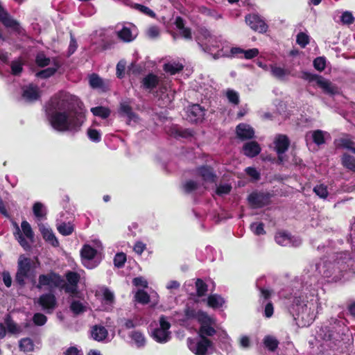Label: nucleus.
<instances>
[{
    "mask_svg": "<svg viewBox=\"0 0 355 355\" xmlns=\"http://www.w3.org/2000/svg\"><path fill=\"white\" fill-rule=\"evenodd\" d=\"M23 63L21 60H17L12 61L11 63V71L13 75H19L23 69Z\"/></svg>",
    "mask_w": 355,
    "mask_h": 355,
    "instance_id": "obj_55",
    "label": "nucleus"
},
{
    "mask_svg": "<svg viewBox=\"0 0 355 355\" xmlns=\"http://www.w3.org/2000/svg\"><path fill=\"white\" fill-rule=\"evenodd\" d=\"M340 20L344 24L349 25L354 22V18L351 12L345 11L342 14Z\"/></svg>",
    "mask_w": 355,
    "mask_h": 355,
    "instance_id": "obj_62",
    "label": "nucleus"
},
{
    "mask_svg": "<svg viewBox=\"0 0 355 355\" xmlns=\"http://www.w3.org/2000/svg\"><path fill=\"white\" fill-rule=\"evenodd\" d=\"M120 114L122 116L128 117L129 120H134L136 117L135 114L132 112L130 106L125 103L121 104Z\"/></svg>",
    "mask_w": 355,
    "mask_h": 355,
    "instance_id": "obj_41",
    "label": "nucleus"
},
{
    "mask_svg": "<svg viewBox=\"0 0 355 355\" xmlns=\"http://www.w3.org/2000/svg\"><path fill=\"white\" fill-rule=\"evenodd\" d=\"M313 66L318 71H322L326 67V60L323 57L316 58L313 61Z\"/></svg>",
    "mask_w": 355,
    "mask_h": 355,
    "instance_id": "obj_58",
    "label": "nucleus"
},
{
    "mask_svg": "<svg viewBox=\"0 0 355 355\" xmlns=\"http://www.w3.org/2000/svg\"><path fill=\"white\" fill-rule=\"evenodd\" d=\"M60 68V64L58 62H54L53 65L49 67H47L43 70L37 71L35 73V76L42 79H46L51 76H53L58 69Z\"/></svg>",
    "mask_w": 355,
    "mask_h": 355,
    "instance_id": "obj_32",
    "label": "nucleus"
},
{
    "mask_svg": "<svg viewBox=\"0 0 355 355\" xmlns=\"http://www.w3.org/2000/svg\"><path fill=\"white\" fill-rule=\"evenodd\" d=\"M200 12L202 14H203L207 17H211L214 19H218L222 17L221 15L218 13L216 10H210L205 7L201 8Z\"/></svg>",
    "mask_w": 355,
    "mask_h": 355,
    "instance_id": "obj_54",
    "label": "nucleus"
},
{
    "mask_svg": "<svg viewBox=\"0 0 355 355\" xmlns=\"http://www.w3.org/2000/svg\"><path fill=\"white\" fill-rule=\"evenodd\" d=\"M98 294L101 296L102 309L105 311H111L115 304L114 293L107 287L99 289Z\"/></svg>",
    "mask_w": 355,
    "mask_h": 355,
    "instance_id": "obj_12",
    "label": "nucleus"
},
{
    "mask_svg": "<svg viewBox=\"0 0 355 355\" xmlns=\"http://www.w3.org/2000/svg\"><path fill=\"white\" fill-rule=\"evenodd\" d=\"M197 41L202 50L211 55L214 59L225 55L223 53L224 42L220 37L211 35L205 30L197 37Z\"/></svg>",
    "mask_w": 355,
    "mask_h": 355,
    "instance_id": "obj_4",
    "label": "nucleus"
},
{
    "mask_svg": "<svg viewBox=\"0 0 355 355\" xmlns=\"http://www.w3.org/2000/svg\"><path fill=\"white\" fill-rule=\"evenodd\" d=\"M269 197L261 193H252L248 197V202L252 208L261 207L268 204Z\"/></svg>",
    "mask_w": 355,
    "mask_h": 355,
    "instance_id": "obj_19",
    "label": "nucleus"
},
{
    "mask_svg": "<svg viewBox=\"0 0 355 355\" xmlns=\"http://www.w3.org/2000/svg\"><path fill=\"white\" fill-rule=\"evenodd\" d=\"M245 21L250 28L256 31L264 33L267 31V25L257 15H249L245 17Z\"/></svg>",
    "mask_w": 355,
    "mask_h": 355,
    "instance_id": "obj_18",
    "label": "nucleus"
},
{
    "mask_svg": "<svg viewBox=\"0 0 355 355\" xmlns=\"http://www.w3.org/2000/svg\"><path fill=\"white\" fill-rule=\"evenodd\" d=\"M33 343L30 338H23L19 342V347L24 352H30L33 350Z\"/></svg>",
    "mask_w": 355,
    "mask_h": 355,
    "instance_id": "obj_45",
    "label": "nucleus"
},
{
    "mask_svg": "<svg viewBox=\"0 0 355 355\" xmlns=\"http://www.w3.org/2000/svg\"><path fill=\"white\" fill-rule=\"evenodd\" d=\"M38 304L46 313H51L56 305L55 297L51 293L43 294L38 299Z\"/></svg>",
    "mask_w": 355,
    "mask_h": 355,
    "instance_id": "obj_17",
    "label": "nucleus"
},
{
    "mask_svg": "<svg viewBox=\"0 0 355 355\" xmlns=\"http://www.w3.org/2000/svg\"><path fill=\"white\" fill-rule=\"evenodd\" d=\"M196 287L197 295L199 297L203 296L207 291V285L204 283V282L200 279H198L196 282Z\"/></svg>",
    "mask_w": 355,
    "mask_h": 355,
    "instance_id": "obj_51",
    "label": "nucleus"
},
{
    "mask_svg": "<svg viewBox=\"0 0 355 355\" xmlns=\"http://www.w3.org/2000/svg\"><path fill=\"white\" fill-rule=\"evenodd\" d=\"M135 8L137 10H139V12H141V13H143L147 16H149L153 18L155 17V14L154 13V12L146 6L141 5V4H136L135 6Z\"/></svg>",
    "mask_w": 355,
    "mask_h": 355,
    "instance_id": "obj_57",
    "label": "nucleus"
},
{
    "mask_svg": "<svg viewBox=\"0 0 355 355\" xmlns=\"http://www.w3.org/2000/svg\"><path fill=\"white\" fill-rule=\"evenodd\" d=\"M154 65V62L152 61H147L144 63V65L137 64L135 62H132L128 69V73L129 76H137L140 74H142L143 72L146 71L150 67H153Z\"/></svg>",
    "mask_w": 355,
    "mask_h": 355,
    "instance_id": "obj_23",
    "label": "nucleus"
},
{
    "mask_svg": "<svg viewBox=\"0 0 355 355\" xmlns=\"http://www.w3.org/2000/svg\"><path fill=\"white\" fill-rule=\"evenodd\" d=\"M108 336L106 328L101 325H94L91 329L92 338L98 342L104 341Z\"/></svg>",
    "mask_w": 355,
    "mask_h": 355,
    "instance_id": "obj_27",
    "label": "nucleus"
},
{
    "mask_svg": "<svg viewBox=\"0 0 355 355\" xmlns=\"http://www.w3.org/2000/svg\"><path fill=\"white\" fill-rule=\"evenodd\" d=\"M183 64L179 61L172 60L165 63L163 69L165 72L170 75H174L183 69Z\"/></svg>",
    "mask_w": 355,
    "mask_h": 355,
    "instance_id": "obj_31",
    "label": "nucleus"
},
{
    "mask_svg": "<svg viewBox=\"0 0 355 355\" xmlns=\"http://www.w3.org/2000/svg\"><path fill=\"white\" fill-rule=\"evenodd\" d=\"M173 98V92L171 88L170 81L159 80L157 78V101L159 107H166Z\"/></svg>",
    "mask_w": 355,
    "mask_h": 355,
    "instance_id": "obj_5",
    "label": "nucleus"
},
{
    "mask_svg": "<svg viewBox=\"0 0 355 355\" xmlns=\"http://www.w3.org/2000/svg\"><path fill=\"white\" fill-rule=\"evenodd\" d=\"M31 269L30 261L28 258L20 257L18 262V269L15 277V281L19 285L25 284Z\"/></svg>",
    "mask_w": 355,
    "mask_h": 355,
    "instance_id": "obj_11",
    "label": "nucleus"
},
{
    "mask_svg": "<svg viewBox=\"0 0 355 355\" xmlns=\"http://www.w3.org/2000/svg\"><path fill=\"white\" fill-rule=\"evenodd\" d=\"M243 153L250 157H254L257 155L260 151L261 148L259 144L256 141H250L244 144L243 147Z\"/></svg>",
    "mask_w": 355,
    "mask_h": 355,
    "instance_id": "obj_30",
    "label": "nucleus"
},
{
    "mask_svg": "<svg viewBox=\"0 0 355 355\" xmlns=\"http://www.w3.org/2000/svg\"><path fill=\"white\" fill-rule=\"evenodd\" d=\"M69 308L74 315H78L87 311L88 304L80 300H72Z\"/></svg>",
    "mask_w": 355,
    "mask_h": 355,
    "instance_id": "obj_28",
    "label": "nucleus"
},
{
    "mask_svg": "<svg viewBox=\"0 0 355 355\" xmlns=\"http://www.w3.org/2000/svg\"><path fill=\"white\" fill-rule=\"evenodd\" d=\"M227 98L233 104L237 105L239 103V94L232 89H228L226 92Z\"/></svg>",
    "mask_w": 355,
    "mask_h": 355,
    "instance_id": "obj_56",
    "label": "nucleus"
},
{
    "mask_svg": "<svg viewBox=\"0 0 355 355\" xmlns=\"http://www.w3.org/2000/svg\"><path fill=\"white\" fill-rule=\"evenodd\" d=\"M250 229L252 232L256 235H261L265 234L263 224L261 223H254L251 224Z\"/></svg>",
    "mask_w": 355,
    "mask_h": 355,
    "instance_id": "obj_59",
    "label": "nucleus"
},
{
    "mask_svg": "<svg viewBox=\"0 0 355 355\" xmlns=\"http://www.w3.org/2000/svg\"><path fill=\"white\" fill-rule=\"evenodd\" d=\"M339 145L344 148L350 150L355 153L354 143L348 139H342L340 140Z\"/></svg>",
    "mask_w": 355,
    "mask_h": 355,
    "instance_id": "obj_61",
    "label": "nucleus"
},
{
    "mask_svg": "<svg viewBox=\"0 0 355 355\" xmlns=\"http://www.w3.org/2000/svg\"><path fill=\"white\" fill-rule=\"evenodd\" d=\"M33 320L35 324L42 326L46 322L47 318L44 314L37 313L33 315Z\"/></svg>",
    "mask_w": 355,
    "mask_h": 355,
    "instance_id": "obj_60",
    "label": "nucleus"
},
{
    "mask_svg": "<svg viewBox=\"0 0 355 355\" xmlns=\"http://www.w3.org/2000/svg\"><path fill=\"white\" fill-rule=\"evenodd\" d=\"M276 242L282 246H297L301 243V241L297 239H293L286 232H278L275 236Z\"/></svg>",
    "mask_w": 355,
    "mask_h": 355,
    "instance_id": "obj_22",
    "label": "nucleus"
},
{
    "mask_svg": "<svg viewBox=\"0 0 355 355\" xmlns=\"http://www.w3.org/2000/svg\"><path fill=\"white\" fill-rule=\"evenodd\" d=\"M21 227L23 234L27 239L32 241L33 239L34 234L30 224L27 221L24 220L21 222Z\"/></svg>",
    "mask_w": 355,
    "mask_h": 355,
    "instance_id": "obj_49",
    "label": "nucleus"
},
{
    "mask_svg": "<svg viewBox=\"0 0 355 355\" xmlns=\"http://www.w3.org/2000/svg\"><path fill=\"white\" fill-rule=\"evenodd\" d=\"M46 114L52 128L58 132H78L85 120L82 101L66 92L51 98L46 105Z\"/></svg>",
    "mask_w": 355,
    "mask_h": 355,
    "instance_id": "obj_1",
    "label": "nucleus"
},
{
    "mask_svg": "<svg viewBox=\"0 0 355 355\" xmlns=\"http://www.w3.org/2000/svg\"><path fill=\"white\" fill-rule=\"evenodd\" d=\"M58 231L64 236H68L72 234L73 226L70 223H61L57 225Z\"/></svg>",
    "mask_w": 355,
    "mask_h": 355,
    "instance_id": "obj_40",
    "label": "nucleus"
},
{
    "mask_svg": "<svg viewBox=\"0 0 355 355\" xmlns=\"http://www.w3.org/2000/svg\"><path fill=\"white\" fill-rule=\"evenodd\" d=\"M313 191L321 198H326L328 196L327 187L324 184L317 185L314 187Z\"/></svg>",
    "mask_w": 355,
    "mask_h": 355,
    "instance_id": "obj_52",
    "label": "nucleus"
},
{
    "mask_svg": "<svg viewBox=\"0 0 355 355\" xmlns=\"http://www.w3.org/2000/svg\"><path fill=\"white\" fill-rule=\"evenodd\" d=\"M319 308L318 298L314 294L300 293L295 294L293 298L289 311L296 314L297 320L302 321V325H309L315 318Z\"/></svg>",
    "mask_w": 355,
    "mask_h": 355,
    "instance_id": "obj_3",
    "label": "nucleus"
},
{
    "mask_svg": "<svg viewBox=\"0 0 355 355\" xmlns=\"http://www.w3.org/2000/svg\"><path fill=\"white\" fill-rule=\"evenodd\" d=\"M63 282L62 277L53 272L40 275L36 287L39 289L46 288L50 291L60 288Z\"/></svg>",
    "mask_w": 355,
    "mask_h": 355,
    "instance_id": "obj_6",
    "label": "nucleus"
},
{
    "mask_svg": "<svg viewBox=\"0 0 355 355\" xmlns=\"http://www.w3.org/2000/svg\"><path fill=\"white\" fill-rule=\"evenodd\" d=\"M66 282H62L60 288H62L66 293L71 297H78L79 291L78 284L80 279V275L73 271H68L65 274Z\"/></svg>",
    "mask_w": 355,
    "mask_h": 355,
    "instance_id": "obj_7",
    "label": "nucleus"
},
{
    "mask_svg": "<svg viewBox=\"0 0 355 355\" xmlns=\"http://www.w3.org/2000/svg\"><path fill=\"white\" fill-rule=\"evenodd\" d=\"M33 212L40 223L46 218V207L40 202H35L33 206Z\"/></svg>",
    "mask_w": 355,
    "mask_h": 355,
    "instance_id": "obj_34",
    "label": "nucleus"
},
{
    "mask_svg": "<svg viewBox=\"0 0 355 355\" xmlns=\"http://www.w3.org/2000/svg\"><path fill=\"white\" fill-rule=\"evenodd\" d=\"M135 299V301L143 304L148 303L150 300L148 293L141 289H139L136 292Z\"/></svg>",
    "mask_w": 355,
    "mask_h": 355,
    "instance_id": "obj_44",
    "label": "nucleus"
},
{
    "mask_svg": "<svg viewBox=\"0 0 355 355\" xmlns=\"http://www.w3.org/2000/svg\"><path fill=\"white\" fill-rule=\"evenodd\" d=\"M269 68L270 69L271 75L274 78L280 80H285L286 76L290 74V71L288 69L277 64H271Z\"/></svg>",
    "mask_w": 355,
    "mask_h": 355,
    "instance_id": "obj_29",
    "label": "nucleus"
},
{
    "mask_svg": "<svg viewBox=\"0 0 355 355\" xmlns=\"http://www.w3.org/2000/svg\"><path fill=\"white\" fill-rule=\"evenodd\" d=\"M207 305L213 309L221 307L225 303L224 299L218 295L213 294L207 298Z\"/></svg>",
    "mask_w": 355,
    "mask_h": 355,
    "instance_id": "obj_36",
    "label": "nucleus"
},
{
    "mask_svg": "<svg viewBox=\"0 0 355 355\" xmlns=\"http://www.w3.org/2000/svg\"><path fill=\"white\" fill-rule=\"evenodd\" d=\"M130 337L138 347L144 346L146 340L142 334L139 331H134L131 334Z\"/></svg>",
    "mask_w": 355,
    "mask_h": 355,
    "instance_id": "obj_46",
    "label": "nucleus"
},
{
    "mask_svg": "<svg viewBox=\"0 0 355 355\" xmlns=\"http://www.w3.org/2000/svg\"><path fill=\"white\" fill-rule=\"evenodd\" d=\"M126 68V61L125 60H121L116 64V74L117 78H122L124 77L125 71Z\"/></svg>",
    "mask_w": 355,
    "mask_h": 355,
    "instance_id": "obj_50",
    "label": "nucleus"
},
{
    "mask_svg": "<svg viewBox=\"0 0 355 355\" xmlns=\"http://www.w3.org/2000/svg\"><path fill=\"white\" fill-rule=\"evenodd\" d=\"M263 344L267 349L274 351L277 349L279 342L275 337L268 335L264 337Z\"/></svg>",
    "mask_w": 355,
    "mask_h": 355,
    "instance_id": "obj_38",
    "label": "nucleus"
},
{
    "mask_svg": "<svg viewBox=\"0 0 355 355\" xmlns=\"http://www.w3.org/2000/svg\"><path fill=\"white\" fill-rule=\"evenodd\" d=\"M89 85L92 89H100L105 92L107 89V84L96 73H92L88 76Z\"/></svg>",
    "mask_w": 355,
    "mask_h": 355,
    "instance_id": "obj_25",
    "label": "nucleus"
},
{
    "mask_svg": "<svg viewBox=\"0 0 355 355\" xmlns=\"http://www.w3.org/2000/svg\"><path fill=\"white\" fill-rule=\"evenodd\" d=\"M187 319L195 318L200 324L198 336L194 338H187V346L189 350L196 355H208L211 353L214 344L206 336H212L216 334L214 326L216 319L202 311H196L187 307L184 310Z\"/></svg>",
    "mask_w": 355,
    "mask_h": 355,
    "instance_id": "obj_2",
    "label": "nucleus"
},
{
    "mask_svg": "<svg viewBox=\"0 0 355 355\" xmlns=\"http://www.w3.org/2000/svg\"><path fill=\"white\" fill-rule=\"evenodd\" d=\"M326 135H327V133L320 130L310 131L306 132L305 140L307 144L309 141H313L317 145H321L324 143Z\"/></svg>",
    "mask_w": 355,
    "mask_h": 355,
    "instance_id": "obj_24",
    "label": "nucleus"
},
{
    "mask_svg": "<svg viewBox=\"0 0 355 355\" xmlns=\"http://www.w3.org/2000/svg\"><path fill=\"white\" fill-rule=\"evenodd\" d=\"M35 62L40 67H45L51 64V59L43 53H40L35 58Z\"/></svg>",
    "mask_w": 355,
    "mask_h": 355,
    "instance_id": "obj_43",
    "label": "nucleus"
},
{
    "mask_svg": "<svg viewBox=\"0 0 355 355\" xmlns=\"http://www.w3.org/2000/svg\"><path fill=\"white\" fill-rule=\"evenodd\" d=\"M91 112L94 116H98L103 119L109 117L111 112L109 108L103 106L92 107L91 109Z\"/></svg>",
    "mask_w": 355,
    "mask_h": 355,
    "instance_id": "obj_37",
    "label": "nucleus"
},
{
    "mask_svg": "<svg viewBox=\"0 0 355 355\" xmlns=\"http://www.w3.org/2000/svg\"><path fill=\"white\" fill-rule=\"evenodd\" d=\"M309 42V37L304 33H300L297 35V43L301 46L302 47H305L307 44Z\"/></svg>",
    "mask_w": 355,
    "mask_h": 355,
    "instance_id": "obj_63",
    "label": "nucleus"
},
{
    "mask_svg": "<svg viewBox=\"0 0 355 355\" xmlns=\"http://www.w3.org/2000/svg\"><path fill=\"white\" fill-rule=\"evenodd\" d=\"M184 188L185 191L191 192L199 188V184L194 181L190 180L184 184Z\"/></svg>",
    "mask_w": 355,
    "mask_h": 355,
    "instance_id": "obj_64",
    "label": "nucleus"
},
{
    "mask_svg": "<svg viewBox=\"0 0 355 355\" xmlns=\"http://www.w3.org/2000/svg\"><path fill=\"white\" fill-rule=\"evenodd\" d=\"M142 87L146 89H151L155 87V75L150 73L143 78Z\"/></svg>",
    "mask_w": 355,
    "mask_h": 355,
    "instance_id": "obj_39",
    "label": "nucleus"
},
{
    "mask_svg": "<svg viewBox=\"0 0 355 355\" xmlns=\"http://www.w3.org/2000/svg\"><path fill=\"white\" fill-rule=\"evenodd\" d=\"M345 265L343 261L336 262H322L317 264V270L325 277H330L333 275L334 279L340 278L339 273L342 270L345 269Z\"/></svg>",
    "mask_w": 355,
    "mask_h": 355,
    "instance_id": "obj_8",
    "label": "nucleus"
},
{
    "mask_svg": "<svg viewBox=\"0 0 355 355\" xmlns=\"http://www.w3.org/2000/svg\"><path fill=\"white\" fill-rule=\"evenodd\" d=\"M41 91L37 85L33 83L22 87V98L27 102L37 101L40 97Z\"/></svg>",
    "mask_w": 355,
    "mask_h": 355,
    "instance_id": "obj_15",
    "label": "nucleus"
},
{
    "mask_svg": "<svg viewBox=\"0 0 355 355\" xmlns=\"http://www.w3.org/2000/svg\"><path fill=\"white\" fill-rule=\"evenodd\" d=\"M87 134L89 139L93 142L98 143L101 140V134L96 129L88 128Z\"/></svg>",
    "mask_w": 355,
    "mask_h": 355,
    "instance_id": "obj_48",
    "label": "nucleus"
},
{
    "mask_svg": "<svg viewBox=\"0 0 355 355\" xmlns=\"http://www.w3.org/2000/svg\"><path fill=\"white\" fill-rule=\"evenodd\" d=\"M126 261V255L123 252L117 253L114 258V264L117 268L123 266Z\"/></svg>",
    "mask_w": 355,
    "mask_h": 355,
    "instance_id": "obj_53",
    "label": "nucleus"
},
{
    "mask_svg": "<svg viewBox=\"0 0 355 355\" xmlns=\"http://www.w3.org/2000/svg\"><path fill=\"white\" fill-rule=\"evenodd\" d=\"M238 343L241 348L248 349L251 346V338L248 335H241L238 338Z\"/></svg>",
    "mask_w": 355,
    "mask_h": 355,
    "instance_id": "obj_47",
    "label": "nucleus"
},
{
    "mask_svg": "<svg viewBox=\"0 0 355 355\" xmlns=\"http://www.w3.org/2000/svg\"><path fill=\"white\" fill-rule=\"evenodd\" d=\"M302 77L309 82H315L326 94L334 95L338 93V88L329 80L322 76L313 75L308 72H303Z\"/></svg>",
    "mask_w": 355,
    "mask_h": 355,
    "instance_id": "obj_9",
    "label": "nucleus"
},
{
    "mask_svg": "<svg viewBox=\"0 0 355 355\" xmlns=\"http://www.w3.org/2000/svg\"><path fill=\"white\" fill-rule=\"evenodd\" d=\"M177 28L179 30L180 35L185 39H191V33L189 28H185L184 21L182 18L177 17L175 21Z\"/></svg>",
    "mask_w": 355,
    "mask_h": 355,
    "instance_id": "obj_35",
    "label": "nucleus"
},
{
    "mask_svg": "<svg viewBox=\"0 0 355 355\" xmlns=\"http://www.w3.org/2000/svg\"><path fill=\"white\" fill-rule=\"evenodd\" d=\"M170 327L171 324L166 318L160 317L159 328H157V342L163 343L169 340L171 338V332L169 331Z\"/></svg>",
    "mask_w": 355,
    "mask_h": 355,
    "instance_id": "obj_14",
    "label": "nucleus"
},
{
    "mask_svg": "<svg viewBox=\"0 0 355 355\" xmlns=\"http://www.w3.org/2000/svg\"><path fill=\"white\" fill-rule=\"evenodd\" d=\"M236 135L241 139H248L254 137V131L249 125L240 123L236 127Z\"/></svg>",
    "mask_w": 355,
    "mask_h": 355,
    "instance_id": "obj_26",
    "label": "nucleus"
},
{
    "mask_svg": "<svg viewBox=\"0 0 355 355\" xmlns=\"http://www.w3.org/2000/svg\"><path fill=\"white\" fill-rule=\"evenodd\" d=\"M118 37L125 42L132 41L136 37V33L129 27L123 26L117 31Z\"/></svg>",
    "mask_w": 355,
    "mask_h": 355,
    "instance_id": "obj_33",
    "label": "nucleus"
},
{
    "mask_svg": "<svg viewBox=\"0 0 355 355\" xmlns=\"http://www.w3.org/2000/svg\"><path fill=\"white\" fill-rule=\"evenodd\" d=\"M198 173L202 178L205 189H207L210 184L215 182L216 175L214 174L211 168L202 166L198 169Z\"/></svg>",
    "mask_w": 355,
    "mask_h": 355,
    "instance_id": "obj_20",
    "label": "nucleus"
},
{
    "mask_svg": "<svg viewBox=\"0 0 355 355\" xmlns=\"http://www.w3.org/2000/svg\"><path fill=\"white\" fill-rule=\"evenodd\" d=\"M38 227L44 239L46 241L49 242L54 247H56L59 245V242L56 239L54 233L47 225L39 223Z\"/></svg>",
    "mask_w": 355,
    "mask_h": 355,
    "instance_id": "obj_21",
    "label": "nucleus"
},
{
    "mask_svg": "<svg viewBox=\"0 0 355 355\" xmlns=\"http://www.w3.org/2000/svg\"><path fill=\"white\" fill-rule=\"evenodd\" d=\"M274 149L278 155V159L280 162L283 160V154L288 150L290 145V140L285 135H277L275 137Z\"/></svg>",
    "mask_w": 355,
    "mask_h": 355,
    "instance_id": "obj_13",
    "label": "nucleus"
},
{
    "mask_svg": "<svg viewBox=\"0 0 355 355\" xmlns=\"http://www.w3.org/2000/svg\"><path fill=\"white\" fill-rule=\"evenodd\" d=\"M343 166L348 169L355 171V158L349 155H344L342 158Z\"/></svg>",
    "mask_w": 355,
    "mask_h": 355,
    "instance_id": "obj_42",
    "label": "nucleus"
},
{
    "mask_svg": "<svg viewBox=\"0 0 355 355\" xmlns=\"http://www.w3.org/2000/svg\"><path fill=\"white\" fill-rule=\"evenodd\" d=\"M187 119L191 122L202 121L205 116V110L198 104L189 106L186 110Z\"/></svg>",
    "mask_w": 355,
    "mask_h": 355,
    "instance_id": "obj_16",
    "label": "nucleus"
},
{
    "mask_svg": "<svg viewBox=\"0 0 355 355\" xmlns=\"http://www.w3.org/2000/svg\"><path fill=\"white\" fill-rule=\"evenodd\" d=\"M97 251L89 245H85L81 251L82 263L88 269H93L99 264L96 257Z\"/></svg>",
    "mask_w": 355,
    "mask_h": 355,
    "instance_id": "obj_10",
    "label": "nucleus"
}]
</instances>
